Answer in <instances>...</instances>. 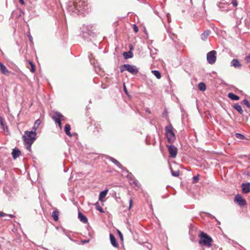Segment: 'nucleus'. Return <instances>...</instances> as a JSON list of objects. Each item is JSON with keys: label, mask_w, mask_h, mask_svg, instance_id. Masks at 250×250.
I'll list each match as a JSON object with an SVG mask.
<instances>
[{"label": "nucleus", "mask_w": 250, "mask_h": 250, "mask_svg": "<svg viewBox=\"0 0 250 250\" xmlns=\"http://www.w3.org/2000/svg\"><path fill=\"white\" fill-rule=\"evenodd\" d=\"M67 7V11L71 15L83 14L88 12V4L84 0H70Z\"/></svg>", "instance_id": "nucleus-1"}, {"label": "nucleus", "mask_w": 250, "mask_h": 250, "mask_svg": "<svg viewBox=\"0 0 250 250\" xmlns=\"http://www.w3.org/2000/svg\"><path fill=\"white\" fill-rule=\"evenodd\" d=\"M93 25L92 24H83L82 27V36L87 41H91V38L95 36L96 33L94 32Z\"/></svg>", "instance_id": "nucleus-2"}, {"label": "nucleus", "mask_w": 250, "mask_h": 250, "mask_svg": "<svg viewBox=\"0 0 250 250\" xmlns=\"http://www.w3.org/2000/svg\"><path fill=\"white\" fill-rule=\"evenodd\" d=\"M200 240L199 243L200 245L209 247L211 246L212 239L211 237L204 232H201L199 234Z\"/></svg>", "instance_id": "nucleus-3"}, {"label": "nucleus", "mask_w": 250, "mask_h": 250, "mask_svg": "<svg viewBox=\"0 0 250 250\" xmlns=\"http://www.w3.org/2000/svg\"><path fill=\"white\" fill-rule=\"evenodd\" d=\"M173 127L171 125L165 127L166 135L167 142L169 144H173L176 140V136L173 131Z\"/></svg>", "instance_id": "nucleus-4"}, {"label": "nucleus", "mask_w": 250, "mask_h": 250, "mask_svg": "<svg viewBox=\"0 0 250 250\" xmlns=\"http://www.w3.org/2000/svg\"><path fill=\"white\" fill-rule=\"evenodd\" d=\"M37 133L35 131H26L22 136L23 142L33 143L36 139Z\"/></svg>", "instance_id": "nucleus-5"}, {"label": "nucleus", "mask_w": 250, "mask_h": 250, "mask_svg": "<svg viewBox=\"0 0 250 250\" xmlns=\"http://www.w3.org/2000/svg\"><path fill=\"white\" fill-rule=\"evenodd\" d=\"M120 68L121 72H123L125 71H128L134 75H136L139 72L138 69L136 66L129 64H125L122 65L120 67Z\"/></svg>", "instance_id": "nucleus-6"}, {"label": "nucleus", "mask_w": 250, "mask_h": 250, "mask_svg": "<svg viewBox=\"0 0 250 250\" xmlns=\"http://www.w3.org/2000/svg\"><path fill=\"white\" fill-rule=\"evenodd\" d=\"M216 52L215 50H212L207 53V59L208 62L211 64L214 63L216 60Z\"/></svg>", "instance_id": "nucleus-7"}, {"label": "nucleus", "mask_w": 250, "mask_h": 250, "mask_svg": "<svg viewBox=\"0 0 250 250\" xmlns=\"http://www.w3.org/2000/svg\"><path fill=\"white\" fill-rule=\"evenodd\" d=\"M167 147L170 157L172 158H175L177 154V147L173 145H167Z\"/></svg>", "instance_id": "nucleus-8"}, {"label": "nucleus", "mask_w": 250, "mask_h": 250, "mask_svg": "<svg viewBox=\"0 0 250 250\" xmlns=\"http://www.w3.org/2000/svg\"><path fill=\"white\" fill-rule=\"evenodd\" d=\"M234 202L240 207H243L247 205L246 200L242 198L240 194H237L234 197Z\"/></svg>", "instance_id": "nucleus-9"}, {"label": "nucleus", "mask_w": 250, "mask_h": 250, "mask_svg": "<svg viewBox=\"0 0 250 250\" xmlns=\"http://www.w3.org/2000/svg\"><path fill=\"white\" fill-rule=\"evenodd\" d=\"M127 177L129 180L130 184L134 188H139V183L138 181H137L132 175L131 173H129L127 175Z\"/></svg>", "instance_id": "nucleus-10"}, {"label": "nucleus", "mask_w": 250, "mask_h": 250, "mask_svg": "<svg viewBox=\"0 0 250 250\" xmlns=\"http://www.w3.org/2000/svg\"><path fill=\"white\" fill-rule=\"evenodd\" d=\"M52 118L56 123L61 122L64 119V117L61 113L58 111L54 112V114Z\"/></svg>", "instance_id": "nucleus-11"}, {"label": "nucleus", "mask_w": 250, "mask_h": 250, "mask_svg": "<svg viewBox=\"0 0 250 250\" xmlns=\"http://www.w3.org/2000/svg\"><path fill=\"white\" fill-rule=\"evenodd\" d=\"M0 72L5 76H9V74L11 73L9 71L6 67L0 62Z\"/></svg>", "instance_id": "nucleus-12"}, {"label": "nucleus", "mask_w": 250, "mask_h": 250, "mask_svg": "<svg viewBox=\"0 0 250 250\" xmlns=\"http://www.w3.org/2000/svg\"><path fill=\"white\" fill-rule=\"evenodd\" d=\"M241 187L243 193L246 194L250 192V183H243Z\"/></svg>", "instance_id": "nucleus-13"}, {"label": "nucleus", "mask_w": 250, "mask_h": 250, "mask_svg": "<svg viewBox=\"0 0 250 250\" xmlns=\"http://www.w3.org/2000/svg\"><path fill=\"white\" fill-rule=\"evenodd\" d=\"M228 3H222L219 2L218 4V7L219 8V9L223 11H228L229 10V8L228 7Z\"/></svg>", "instance_id": "nucleus-14"}, {"label": "nucleus", "mask_w": 250, "mask_h": 250, "mask_svg": "<svg viewBox=\"0 0 250 250\" xmlns=\"http://www.w3.org/2000/svg\"><path fill=\"white\" fill-rule=\"evenodd\" d=\"M108 159L110 161H111L113 163H114L115 165H116L119 168H120L121 169H125V168L120 164V163L118 161H117L116 159H115L114 158L111 157L110 156H108Z\"/></svg>", "instance_id": "nucleus-15"}, {"label": "nucleus", "mask_w": 250, "mask_h": 250, "mask_svg": "<svg viewBox=\"0 0 250 250\" xmlns=\"http://www.w3.org/2000/svg\"><path fill=\"white\" fill-rule=\"evenodd\" d=\"M109 237H110V242H111V244H112V245L113 247H114L115 248H118V244L116 241V239L115 237L114 236V235L112 233H110Z\"/></svg>", "instance_id": "nucleus-16"}, {"label": "nucleus", "mask_w": 250, "mask_h": 250, "mask_svg": "<svg viewBox=\"0 0 250 250\" xmlns=\"http://www.w3.org/2000/svg\"><path fill=\"white\" fill-rule=\"evenodd\" d=\"M21 153V151L17 148H15L13 149L12 155L14 159H17Z\"/></svg>", "instance_id": "nucleus-17"}, {"label": "nucleus", "mask_w": 250, "mask_h": 250, "mask_svg": "<svg viewBox=\"0 0 250 250\" xmlns=\"http://www.w3.org/2000/svg\"><path fill=\"white\" fill-rule=\"evenodd\" d=\"M78 218L83 223L86 224L88 222V219L85 215L83 214L82 212H79Z\"/></svg>", "instance_id": "nucleus-18"}, {"label": "nucleus", "mask_w": 250, "mask_h": 250, "mask_svg": "<svg viewBox=\"0 0 250 250\" xmlns=\"http://www.w3.org/2000/svg\"><path fill=\"white\" fill-rule=\"evenodd\" d=\"M211 33V31L210 30H205L201 35V39L202 40L205 41L207 40L208 36Z\"/></svg>", "instance_id": "nucleus-19"}, {"label": "nucleus", "mask_w": 250, "mask_h": 250, "mask_svg": "<svg viewBox=\"0 0 250 250\" xmlns=\"http://www.w3.org/2000/svg\"><path fill=\"white\" fill-rule=\"evenodd\" d=\"M231 65L235 68H239L241 66V64L238 59H234L231 62Z\"/></svg>", "instance_id": "nucleus-20"}, {"label": "nucleus", "mask_w": 250, "mask_h": 250, "mask_svg": "<svg viewBox=\"0 0 250 250\" xmlns=\"http://www.w3.org/2000/svg\"><path fill=\"white\" fill-rule=\"evenodd\" d=\"M108 189H106L102 191H101L100 194H99V200L101 201V202H103L104 201V200L103 199L106 196V195H107V193L108 192Z\"/></svg>", "instance_id": "nucleus-21"}, {"label": "nucleus", "mask_w": 250, "mask_h": 250, "mask_svg": "<svg viewBox=\"0 0 250 250\" xmlns=\"http://www.w3.org/2000/svg\"><path fill=\"white\" fill-rule=\"evenodd\" d=\"M234 108L241 115L244 116V111L242 108V107L238 104H235L234 106Z\"/></svg>", "instance_id": "nucleus-22"}, {"label": "nucleus", "mask_w": 250, "mask_h": 250, "mask_svg": "<svg viewBox=\"0 0 250 250\" xmlns=\"http://www.w3.org/2000/svg\"><path fill=\"white\" fill-rule=\"evenodd\" d=\"M228 97L232 100L237 101L239 100V97L233 93H229Z\"/></svg>", "instance_id": "nucleus-23"}, {"label": "nucleus", "mask_w": 250, "mask_h": 250, "mask_svg": "<svg viewBox=\"0 0 250 250\" xmlns=\"http://www.w3.org/2000/svg\"><path fill=\"white\" fill-rule=\"evenodd\" d=\"M71 126L69 124H66L64 127V131L66 135L69 136H72L70 133Z\"/></svg>", "instance_id": "nucleus-24"}, {"label": "nucleus", "mask_w": 250, "mask_h": 250, "mask_svg": "<svg viewBox=\"0 0 250 250\" xmlns=\"http://www.w3.org/2000/svg\"><path fill=\"white\" fill-rule=\"evenodd\" d=\"M41 123V122L40 120H39V119L35 121V124L32 127V130H33V131H35V132H36V130L39 127Z\"/></svg>", "instance_id": "nucleus-25"}, {"label": "nucleus", "mask_w": 250, "mask_h": 250, "mask_svg": "<svg viewBox=\"0 0 250 250\" xmlns=\"http://www.w3.org/2000/svg\"><path fill=\"white\" fill-rule=\"evenodd\" d=\"M198 89L201 91H204L206 89V85L204 83L201 82L198 84Z\"/></svg>", "instance_id": "nucleus-26"}, {"label": "nucleus", "mask_w": 250, "mask_h": 250, "mask_svg": "<svg viewBox=\"0 0 250 250\" xmlns=\"http://www.w3.org/2000/svg\"><path fill=\"white\" fill-rule=\"evenodd\" d=\"M59 212L56 210H54L52 214V216L55 221H57L59 220Z\"/></svg>", "instance_id": "nucleus-27"}, {"label": "nucleus", "mask_w": 250, "mask_h": 250, "mask_svg": "<svg viewBox=\"0 0 250 250\" xmlns=\"http://www.w3.org/2000/svg\"><path fill=\"white\" fill-rule=\"evenodd\" d=\"M151 72L158 79H160L162 77L161 73L158 70H152Z\"/></svg>", "instance_id": "nucleus-28"}, {"label": "nucleus", "mask_w": 250, "mask_h": 250, "mask_svg": "<svg viewBox=\"0 0 250 250\" xmlns=\"http://www.w3.org/2000/svg\"><path fill=\"white\" fill-rule=\"evenodd\" d=\"M123 56L125 59H127L132 58L133 56V54L130 51L125 52L123 53Z\"/></svg>", "instance_id": "nucleus-29"}, {"label": "nucleus", "mask_w": 250, "mask_h": 250, "mask_svg": "<svg viewBox=\"0 0 250 250\" xmlns=\"http://www.w3.org/2000/svg\"><path fill=\"white\" fill-rule=\"evenodd\" d=\"M235 136L237 139H240V140H244L246 139L245 136L239 133H236L235 134Z\"/></svg>", "instance_id": "nucleus-30"}, {"label": "nucleus", "mask_w": 250, "mask_h": 250, "mask_svg": "<svg viewBox=\"0 0 250 250\" xmlns=\"http://www.w3.org/2000/svg\"><path fill=\"white\" fill-rule=\"evenodd\" d=\"M25 147L29 151H31V146L33 143H30L28 142H23Z\"/></svg>", "instance_id": "nucleus-31"}, {"label": "nucleus", "mask_w": 250, "mask_h": 250, "mask_svg": "<svg viewBox=\"0 0 250 250\" xmlns=\"http://www.w3.org/2000/svg\"><path fill=\"white\" fill-rule=\"evenodd\" d=\"M28 62L30 64V65H31L30 71L32 72H34L35 71V68H36L35 64L33 63V62L32 61H29Z\"/></svg>", "instance_id": "nucleus-32"}, {"label": "nucleus", "mask_w": 250, "mask_h": 250, "mask_svg": "<svg viewBox=\"0 0 250 250\" xmlns=\"http://www.w3.org/2000/svg\"><path fill=\"white\" fill-rule=\"evenodd\" d=\"M171 175L174 177H178V176H179V175L180 174L179 171H178V170H177V171L171 170Z\"/></svg>", "instance_id": "nucleus-33"}, {"label": "nucleus", "mask_w": 250, "mask_h": 250, "mask_svg": "<svg viewBox=\"0 0 250 250\" xmlns=\"http://www.w3.org/2000/svg\"><path fill=\"white\" fill-rule=\"evenodd\" d=\"M96 209L98 210H99L100 212H101L102 213L104 212L103 208L99 205L98 203L96 204Z\"/></svg>", "instance_id": "nucleus-34"}, {"label": "nucleus", "mask_w": 250, "mask_h": 250, "mask_svg": "<svg viewBox=\"0 0 250 250\" xmlns=\"http://www.w3.org/2000/svg\"><path fill=\"white\" fill-rule=\"evenodd\" d=\"M243 103L245 104L248 108H250V104L247 99H244L243 101Z\"/></svg>", "instance_id": "nucleus-35"}, {"label": "nucleus", "mask_w": 250, "mask_h": 250, "mask_svg": "<svg viewBox=\"0 0 250 250\" xmlns=\"http://www.w3.org/2000/svg\"><path fill=\"white\" fill-rule=\"evenodd\" d=\"M199 180L198 175L195 176L193 177V183H196Z\"/></svg>", "instance_id": "nucleus-36"}, {"label": "nucleus", "mask_w": 250, "mask_h": 250, "mask_svg": "<svg viewBox=\"0 0 250 250\" xmlns=\"http://www.w3.org/2000/svg\"><path fill=\"white\" fill-rule=\"evenodd\" d=\"M231 4L235 7L237 6L238 5V2L237 1V0H231Z\"/></svg>", "instance_id": "nucleus-37"}, {"label": "nucleus", "mask_w": 250, "mask_h": 250, "mask_svg": "<svg viewBox=\"0 0 250 250\" xmlns=\"http://www.w3.org/2000/svg\"><path fill=\"white\" fill-rule=\"evenodd\" d=\"M245 60L248 63H250V53L246 57Z\"/></svg>", "instance_id": "nucleus-38"}, {"label": "nucleus", "mask_w": 250, "mask_h": 250, "mask_svg": "<svg viewBox=\"0 0 250 250\" xmlns=\"http://www.w3.org/2000/svg\"><path fill=\"white\" fill-rule=\"evenodd\" d=\"M133 30L135 33H137L138 32V28L136 24H133Z\"/></svg>", "instance_id": "nucleus-39"}, {"label": "nucleus", "mask_w": 250, "mask_h": 250, "mask_svg": "<svg viewBox=\"0 0 250 250\" xmlns=\"http://www.w3.org/2000/svg\"><path fill=\"white\" fill-rule=\"evenodd\" d=\"M0 124L1 126H4L3 119L1 117H0Z\"/></svg>", "instance_id": "nucleus-40"}, {"label": "nucleus", "mask_w": 250, "mask_h": 250, "mask_svg": "<svg viewBox=\"0 0 250 250\" xmlns=\"http://www.w3.org/2000/svg\"><path fill=\"white\" fill-rule=\"evenodd\" d=\"M118 233H119V235L121 239L123 240V235L122 233L120 231H118Z\"/></svg>", "instance_id": "nucleus-41"}, {"label": "nucleus", "mask_w": 250, "mask_h": 250, "mask_svg": "<svg viewBox=\"0 0 250 250\" xmlns=\"http://www.w3.org/2000/svg\"><path fill=\"white\" fill-rule=\"evenodd\" d=\"M6 215H7V214L4 213V212H3L2 211H0V217H3V216H5Z\"/></svg>", "instance_id": "nucleus-42"}, {"label": "nucleus", "mask_w": 250, "mask_h": 250, "mask_svg": "<svg viewBox=\"0 0 250 250\" xmlns=\"http://www.w3.org/2000/svg\"><path fill=\"white\" fill-rule=\"evenodd\" d=\"M28 38H29L30 41L31 42H33V38L31 36V35L29 34V35H28Z\"/></svg>", "instance_id": "nucleus-43"}, {"label": "nucleus", "mask_w": 250, "mask_h": 250, "mask_svg": "<svg viewBox=\"0 0 250 250\" xmlns=\"http://www.w3.org/2000/svg\"><path fill=\"white\" fill-rule=\"evenodd\" d=\"M81 242L83 244L88 243L89 242V240H82Z\"/></svg>", "instance_id": "nucleus-44"}, {"label": "nucleus", "mask_w": 250, "mask_h": 250, "mask_svg": "<svg viewBox=\"0 0 250 250\" xmlns=\"http://www.w3.org/2000/svg\"><path fill=\"white\" fill-rule=\"evenodd\" d=\"M133 201L132 199H130L129 200V208L131 207Z\"/></svg>", "instance_id": "nucleus-45"}, {"label": "nucleus", "mask_w": 250, "mask_h": 250, "mask_svg": "<svg viewBox=\"0 0 250 250\" xmlns=\"http://www.w3.org/2000/svg\"><path fill=\"white\" fill-rule=\"evenodd\" d=\"M244 117V120H245L246 121H247L249 119V117L248 116H246L245 117L243 116Z\"/></svg>", "instance_id": "nucleus-46"}, {"label": "nucleus", "mask_w": 250, "mask_h": 250, "mask_svg": "<svg viewBox=\"0 0 250 250\" xmlns=\"http://www.w3.org/2000/svg\"><path fill=\"white\" fill-rule=\"evenodd\" d=\"M19 1L22 5L24 4V1L23 0H19Z\"/></svg>", "instance_id": "nucleus-47"}, {"label": "nucleus", "mask_w": 250, "mask_h": 250, "mask_svg": "<svg viewBox=\"0 0 250 250\" xmlns=\"http://www.w3.org/2000/svg\"><path fill=\"white\" fill-rule=\"evenodd\" d=\"M60 128H62V123L61 122L57 123Z\"/></svg>", "instance_id": "nucleus-48"}, {"label": "nucleus", "mask_w": 250, "mask_h": 250, "mask_svg": "<svg viewBox=\"0 0 250 250\" xmlns=\"http://www.w3.org/2000/svg\"><path fill=\"white\" fill-rule=\"evenodd\" d=\"M21 14H24V12L22 10H20V14L19 16H21Z\"/></svg>", "instance_id": "nucleus-49"}, {"label": "nucleus", "mask_w": 250, "mask_h": 250, "mask_svg": "<svg viewBox=\"0 0 250 250\" xmlns=\"http://www.w3.org/2000/svg\"><path fill=\"white\" fill-rule=\"evenodd\" d=\"M6 216H8L10 218H13L14 217V216L13 215H12V214H8V215H7Z\"/></svg>", "instance_id": "nucleus-50"}, {"label": "nucleus", "mask_w": 250, "mask_h": 250, "mask_svg": "<svg viewBox=\"0 0 250 250\" xmlns=\"http://www.w3.org/2000/svg\"><path fill=\"white\" fill-rule=\"evenodd\" d=\"M124 90L125 93H127V90H126V88L125 85H124Z\"/></svg>", "instance_id": "nucleus-51"}, {"label": "nucleus", "mask_w": 250, "mask_h": 250, "mask_svg": "<svg viewBox=\"0 0 250 250\" xmlns=\"http://www.w3.org/2000/svg\"><path fill=\"white\" fill-rule=\"evenodd\" d=\"M91 55H92V54H90V55L89 56V57L90 58Z\"/></svg>", "instance_id": "nucleus-52"}, {"label": "nucleus", "mask_w": 250, "mask_h": 250, "mask_svg": "<svg viewBox=\"0 0 250 250\" xmlns=\"http://www.w3.org/2000/svg\"><path fill=\"white\" fill-rule=\"evenodd\" d=\"M168 14H167V18L168 19Z\"/></svg>", "instance_id": "nucleus-53"}]
</instances>
